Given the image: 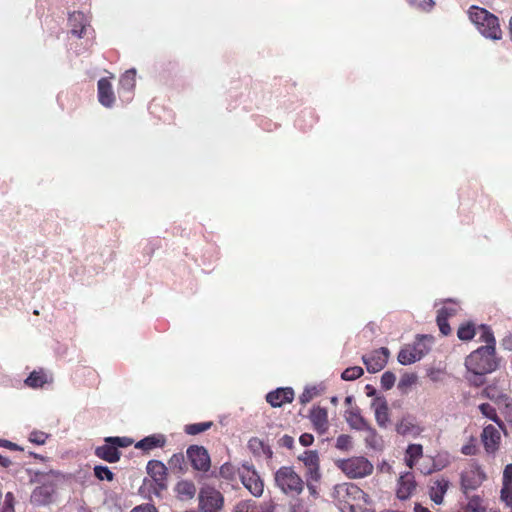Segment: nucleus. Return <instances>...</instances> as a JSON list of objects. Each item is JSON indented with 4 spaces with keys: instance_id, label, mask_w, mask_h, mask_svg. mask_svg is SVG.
Returning a JSON list of instances; mask_svg holds the SVG:
<instances>
[{
    "instance_id": "f257e3e1",
    "label": "nucleus",
    "mask_w": 512,
    "mask_h": 512,
    "mask_svg": "<svg viewBox=\"0 0 512 512\" xmlns=\"http://www.w3.org/2000/svg\"><path fill=\"white\" fill-rule=\"evenodd\" d=\"M334 498L341 512H375L369 508V496L353 483H342L334 488Z\"/></svg>"
},
{
    "instance_id": "f03ea898",
    "label": "nucleus",
    "mask_w": 512,
    "mask_h": 512,
    "mask_svg": "<svg viewBox=\"0 0 512 512\" xmlns=\"http://www.w3.org/2000/svg\"><path fill=\"white\" fill-rule=\"evenodd\" d=\"M500 358L496 350L489 347H478L465 359V367L472 374H490L498 369Z\"/></svg>"
},
{
    "instance_id": "7ed1b4c3",
    "label": "nucleus",
    "mask_w": 512,
    "mask_h": 512,
    "mask_svg": "<svg viewBox=\"0 0 512 512\" xmlns=\"http://www.w3.org/2000/svg\"><path fill=\"white\" fill-rule=\"evenodd\" d=\"M468 15L471 22L484 37L493 40L501 39L502 30L497 16L478 6L470 7Z\"/></svg>"
},
{
    "instance_id": "20e7f679",
    "label": "nucleus",
    "mask_w": 512,
    "mask_h": 512,
    "mask_svg": "<svg viewBox=\"0 0 512 512\" xmlns=\"http://www.w3.org/2000/svg\"><path fill=\"white\" fill-rule=\"evenodd\" d=\"M274 481L282 493L292 497L300 495L305 486V481L292 466L280 467L274 474Z\"/></svg>"
},
{
    "instance_id": "39448f33",
    "label": "nucleus",
    "mask_w": 512,
    "mask_h": 512,
    "mask_svg": "<svg viewBox=\"0 0 512 512\" xmlns=\"http://www.w3.org/2000/svg\"><path fill=\"white\" fill-rule=\"evenodd\" d=\"M336 466L350 479L364 478L374 470L373 464L363 456L340 459Z\"/></svg>"
},
{
    "instance_id": "423d86ee",
    "label": "nucleus",
    "mask_w": 512,
    "mask_h": 512,
    "mask_svg": "<svg viewBox=\"0 0 512 512\" xmlns=\"http://www.w3.org/2000/svg\"><path fill=\"white\" fill-rule=\"evenodd\" d=\"M486 479L481 466L473 461L460 474L461 491L467 495L470 491L479 488Z\"/></svg>"
},
{
    "instance_id": "0eeeda50",
    "label": "nucleus",
    "mask_w": 512,
    "mask_h": 512,
    "mask_svg": "<svg viewBox=\"0 0 512 512\" xmlns=\"http://www.w3.org/2000/svg\"><path fill=\"white\" fill-rule=\"evenodd\" d=\"M426 339V336L421 335L413 344L405 345L398 353L399 363L409 365L421 360L429 352V347L425 343Z\"/></svg>"
},
{
    "instance_id": "6e6552de",
    "label": "nucleus",
    "mask_w": 512,
    "mask_h": 512,
    "mask_svg": "<svg viewBox=\"0 0 512 512\" xmlns=\"http://www.w3.org/2000/svg\"><path fill=\"white\" fill-rule=\"evenodd\" d=\"M240 480L253 496L260 497L263 494L264 482L253 464L245 462L240 466Z\"/></svg>"
},
{
    "instance_id": "1a4fd4ad",
    "label": "nucleus",
    "mask_w": 512,
    "mask_h": 512,
    "mask_svg": "<svg viewBox=\"0 0 512 512\" xmlns=\"http://www.w3.org/2000/svg\"><path fill=\"white\" fill-rule=\"evenodd\" d=\"M200 512H220L224 506V497L213 487L202 488L198 494Z\"/></svg>"
},
{
    "instance_id": "9d476101",
    "label": "nucleus",
    "mask_w": 512,
    "mask_h": 512,
    "mask_svg": "<svg viewBox=\"0 0 512 512\" xmlns=\"http://www.w3.org/2000/svg\"><path fill=\"white\" fill-rule=\"evenodd\" d=\"M187 457L193 469L200 472H207L211 467L210 455L206 448L198 445H191L186 451Z\"/></svg>"
},
{
    "instance_id": "9b49d317",
    "label": "nucleus",
    "mask_w": 512,
    "mask_h": 512,
    "mask_svg": "<svg viewBox=\"0 0 512 512\" xmlns=\"http://www.w3.org/2000/svg\"><path fill=\"white\" fill-rule=\"evenodd\" d=\"M389 356L390 352L388 348L381 347L368 355H363L362 361L369 373H377L386 366Z\"/></svg>"
},
{
    "instance_id": "f8f14e48",
    "label": "nucleus",
    "mask_w": 512,
    "mask_h": 512,
    "mask_svg": "<svg viewBox=\"0 0 512 512\" xmlns=\"http://www.w3.org/2000/svg\"><path fill=\"white\" fill-rule=\"evenodd\" d=\"M505 385V379H494L491 384L487 385L482 390L481 394L483 397L488 398L498 405H501L506 401H510V395L508 394Z\"/></svg>"
},
{
    "instance_id": "ddd939ff",
    "label": "nucleus",
    "mask_w": 512,
    "mask_h": 512,
    "mask_svg": "<svg viewBox=\"0 0 512 512\" xmlns=\"http://www.w3.org/2000/svg\"><path fill=\"white\" fill-rule=\"evenodd\" d=\"M480 439L487 454L493 455L499 450L501 434L495 426L491 424L486 425L482 430Z\"/></svg>"
},
{
    "instance_id": "4468645a",
    "label": "nucleus",
    "mask_w": 512,
    "mask_h": 512,
    "mask_svg": "<svg viewBox=\"0 0 512 512\" xmlns=\"http://www.w3.org/2000/svg\"><path fill=\"white\" fill-rule=\"evenodd\" d=\"M309 419L318 434L323 435L328 431L329 421L326 408L313 406L310 410Z\"/></svg>"
},
{
    "instance_id": "2eb2a0df",
    "label": "nucleus",
    "mask_w": 512,
    "mask_h": 512,
    "mask_svg": "<svg viewBox=\"0 0 512 512\" xmlns=\"http://www.w3.org/2000/svg\"><path fill=\"white\" fill-rule=\"evenodd\" d=\"M449 486H450V481L443 476L431 480V483L429 486L430 499L435 504H438V505L442 504L444 501V496H445Z\"/></svg>"
},
{
    "instance_id": "dca6fc26",
    "label": "nucleus",
    "mask_w": 512,
    "mask_h": 512,
    "mask_svg": "<svg viewBox=\"0 0 512 512\" xmlns=\"http://www.w3.org/2000/svg\"><path fill=\"white\" fill-rule=\"evenodd\" d=\"M294 399V391L291 387L277 388L266 395V401L272 407H281L286 403H291Z\"/></svg>"
},
{
    "instance_id": "f3484780",
    "label": "nucleus",
    "mask_w": 512,
    "mask_h": 512,
    "mask_svg": "<svg viewBox=\"0 0 512 512\" xmlns=\"http://www.w3.org/2000/svg\"><path fill=\"white\" fill-rule=\"evenodd\" d=\"M416 481L413 473L406 472L398 479V488L396 495L401 500L410 498L416 489Z\"/></svg>"
},
{
    "instance_id": "a211bd4d",
    "label": "nucleus",
    "mask_w": 512,
    "mask_h": 512,
    "mask_svg": "<svg viewBox=\"0 0 512 512\" xmlns=\"http://www.w3.org/2000/svg\"><path fill=\"white\" fill-rule=\"evenodd\" d=\"M396 432L402 436L416 437L423 432V428L412 416H405L396 424Z\"/></svg>"
},
{
    "instance_id": "6ab92c4d",
    "label": "nucleus",
    "mask_w": 512,
    "mask_h": 512,
    "mask_svg": "<svg viewBox=\"0 0 512 512\" xmlns=\"http://www.w3.org/2000/svg\"><path fill=\"white\" fill-rule=\"evenodd\" d=\"M167 467L159 460H150L147 464L148 474L155 480L160 489L166 487L165 481L167 476Z\"/></svg>"
},
{
    "instance_id": "aec40b11",
    "label": "nucleus",
    "mask_w": 512,
    "mask_h": 512,
    "mask_svg": "<svg viewBox=\"0 0 512 512\" xmlns=\"http://www.w3.org/2000/svg\"><path fill=\"white\" fill-rule=\"evenodd\" d=\"M98 100L105 107H112L115 102V96L111 82L108 78H101L98 81Z\"/></svg>"
},
{
    "instance_id": "412c9836",
    "label": "nucleus",
    "mask_w": 512,
    "mask_h": 512,
    "mask_svg": "<svg viewBox=\"0 0 512 512\" xmlns=\"http://www.w3.org/2000/svg\"><path fill=\"white\" fill-rule=\"evenodd\" d=\"M166 442V437L163 434H152L138 441L135 448L148 453L155 448H163Z\"/></svg>"
},
{
    "instance_id": "4be33fe9",
    "label": "nucleus",
    "mask_w": 512,
    "mask_h": 512,
    "mask_svg": "<svg viewBox=\"0 0 512 512\" xmlns=\"http://www.w3.org/2000/svg\"><path fill=\"white\" fill-rule=\"evenodd\" d=\"M95 455L104 461L115 463L119 461L121 453L113 444L105 442L104 445L95 449Z\"/></svg>"
},
{
    "instance_id": "5701e85b",
    "label": "nucleus",
    "mask_w": 512,
    "mask_h": 512,
    "mask_svg": "<svg viewBox=\"0 0 512 512\" xmlns=\"http://www.w3.org/2000/svg\"><path fill=\"white\" fill-rule=\"evenodd\" d=\"M345 419L351 428L356 430H364L368 428L369 423L360 414L359 408H351L346 411Z\"/></svg>"
},
{
    "instance_id": "b1692460",
    "label": "nucleus",
    "mask_w": 512,
    "mask_h": 512,
    "mask_svg": "<svg viewBox=\"0 0 512 512\" xmlns=\"http://www.w3.org/2000/svg\"><path fill=\"white\" fill-rule=\"evenodd\" d=\"M69 24L71 33L77 37H82L86 29V17L82 12L76 11L70 14Z\"/></svg>"
},
{
    "instance_id": "393cba45",
    "label": "nucleus",
    "mask_w": 512,
    "mask_h": 512,
    "mask_svg": "<svg viewBox=\"0 0 512 512\" xmlns=\"http://www.w3.org/2000/svg\"><path fill=\"white\" fill-rule=\"evenodd\" d=\"M375 406V419L377 424L382 427L386 428L387 424L389 423V408L388 404L385 400L377 401L374 403Z\"/></svg>"
},
{
    "instance_id": "a878e982",
    "label": "nucleus",
    "mask_w": 512,
    "mask_h": 512,
    "mask_svg": "<svg viewBox=\"0 0 512 512\" xmlns=\"http://www.w3.org/2000/svg\"><path fill=\"white\" fill-rule=\"evenodd\" d=\"M481 414L493 421L501 430H505L504 422L498 416L496 409L489 403H482L478 406Z\"/></svg>"
},
{
    "instance_id": "bb28decb",
    "label": "nucleus",
    "mask_w": 512,
    "mask_h": 512,
    "mask_svg": "<svg viewBox=\"0 0 512 512\" xmlns=\"http://www.w3.org/2000/svg\"><path fill=\"white\" fill-rule=\"evenodd\" d=\"M175 490L181 499H192L196 494L195 484L188 480L178 482Z\"/></svg>"
},
{
    "instance_id": "cd10ccee",
    "label": "nucleus",
    "mask_w": 512,
    "mask_h": 512,
    "mask_svg": "<svg viewBox=\"0 0 512 512\" xmlns=\"http://www.w3.org/2000/svg\"><path fill=\"white\" fill-rule=\"evenodd\" d=\"M168 468L173 473H185L187 471V465L183 453H175L168 460Z\"/></svg>"
},
{
    "instance_id": "c85d7f7f",
    "label": "nucleus",
    "mask_w": 512,
    "mask_h": 512,
    "mask_svg": "<svg viewBox=\"0 0 512 512\" xmlns=\"http://www.w3.org/2000/svg\"><path fill=\"white\" fill-rule=\"evenodd\" d=\"M423 455L421 444H410L406 449L405 461L409 468H413L415 462Z\"/></svg>"
},
{
    "instance_id": "c756f323",
    "label": "nucleus",
    "mask_w": 512,
    "mask_h": 512,
    "mask_svg": "<svg viewBox=\"0 0 512 512\" xmlns=\"http://www.w3.org/2000/svg\"><path fill=\"white\" fill-rule=\"evenodd\" d=\"M219 475L221 478L234 483L237 478H240V467L236 468L231 463H224L219 469Z\"/></svg>"
},
{
    "instance_id": "7c9ffc66",
    "label": "nucleus",
    "mask_w": 512,
    "mask_h": 512,
    "mask_svg": "<svg viewBox=\"0 0 512 512\" xmlns=\"http://www.w3.org/2000/svg\"><path fill=\"white\" fill-rule=\"evenodd\" d=\"M479 330H480L479 340L481 342L485 343V345H483L482 347H489L490 349L493 348L494 350H496V339H495V336H494V333H493L491 327L488 325L482 324L479 326Z\"/></svg>"
},
{
    "instance_id": "2f4dec72",
    "label": "nucleus",
    "mask_w": 512,
    "mask_h": 512,
    "mask_svg": "<svg viewBox=\"0 0 512 512\" xmlns=\"http://www.w3.org/2000/svg\"><path fill=\"white\" fill-rule=\"evenodd\" d=\"M47 375L42 371H33L25 380V384L31 388H40L47 383Z\"/></svg>"
},
{
    "instance_id": "473e14b6",
    "label": "nucleus",
    "mask_w": 512,
    "mask_h": 512,
    "mask_svg": "<svg viewBox=\"0 0 512 512\" xmlns=\"http://www.w3.org/2000/svg\"><path fill=\"white\" fill-rule=\"evenodd\" d=\"M476 335V327L472 322H466L457 330V336L462 341H469Z\"/></svg>"
},
{
    "instance_id": "72a5a7b5",
    "label": "nucleus",
    "mask_w": 512,
    "mask_h": 512,
    "mask_svg": "<svg viewBox=\"0 0 512 512\" xmlns=\"http://www.w3.org/2000/svg\"><path fill=\"white\" fill-rule=\"evenodd\" d=\"M460 512H486L483 499L480 496H472Z\"/></svg>"
},
{
    "instance_id": "f704fd0d",
    "label": "nucleus",
    "mask_w": 512,
    "mask_h": 512,
    "mask_svg": "<svg viewBox=\"0 0 512 512\" xmlns=\"http://www.w3.org/2000/svg\"><path fill=\"white\" fill-rule=\"evenodd\" d=\"M212 425H213L212 421L188 424V425H185L184 431L188 435H197V434L207 431L208 429H210L212 427Z\"/></svg>"
},
{
    "instance_id": "c9c22d12",
    "label": "nucleus",
    "mask_w": 512,
    "mask_h": 512,
    "mask_svg": "<svg viewBox=\"0 0 512 512\" xmlns=\"http://www.w3.org/2000/svg\"><path fill=\"white\" fill-rule=\"evenodd\" d=\"M119 84L123 89L132 90L136 84V71L134 69L127 70L120 78Z\"/></svg>"
},
{
    "instance_id": "e433bc0d",
    "label": "nucleus",
    "mask_w": 512,
    "mask_h": 512,
    "mask_svg": "<svg viewBox=\"0 0 512 512\" xmlns=\"http://www.w3.org/2000/svg\"><path fill=\"white\" fill-rule=\"evenodd\" d=\"M320 394L319 389L316 386H309L304 389L302 394L299 396V402L302 405H306L311 400H313L316 396Z\"/></svg>"
},
{
    "instance_id": "4c0bfd02",
    "label": "nucleus",
    "mask_w": 512,
    "mask_h": 512,
    "mask_svg": "<svg viewBox=\"0 0 512 512\" xmlns=\"http://www.w3.org/2000/svg\"><path fill=\"white\" fill-rule=\"evenodd\" d=\"M364 371L360 366H353L346 368L342 374L341 378L345 381H352L360 378L363 375Z\"/></svg>"
},
{
    "instance_id": "58836bf2",
    "label": "nucleus",
    "mask_w": 512,
    "mask_h": 512,
    "mask_svg": "<svg viewBox=\"0 0 512 512\" xmlns=\"http://www.w3.org/2000/svg\"><path fill=\"white\" fill-rule=\"evenodd\" d=\"M94 475L100 481H112L114 479V473L107 466L103 465H96L94 467Z\"/></svg>"
},
{
    "instance_id": "ea45409f",
    "label": "nucleus",
    "mask_w": 512,
    "mask_h": 512,
    "mask_svg": "<svg viewBox=\"0 0 512 512\" xmlns=\"http://www.w3.org/2000/svg\"><path fill=\"white\" fill-rule=\"evenodd\" d=\"M299 460L303 462L305 467L314 466L319 463V456L317 451L307 450L301 456H299Z\"/></svg>"
},
{
    "instance_id": "a19ab883",
    "label": "nucleus",
    "mask_w": 512,
    "mask_h": 512,
    "mask_svg": "<svg viewBox=\"0 0 512 512\" xmlns=\"http://www.w3.org/2000/svg\"><path fill=\"white\" fill-rule=\"evenodd\" d=\"M265 445L266 443L257 437H252L248 441V448L251 451V453L256 457H261V452H263Z\"/></svg>"
},
{
    "instance_id": "79ce46f5",
    "label": "nucleus",
    "mask_w": 512,
    "mask_h": 512,
    "mask_svg": "<svg viewBox=\"0 0 512 512\" xmlns=\"http://www.w3.org/2000/svg\"><path fill=\"white\" fill-rule=\"evenodd\" d=\"M305 468H306V472H305L306 481H309V480L320 481L321 472H320V464L319 463L315 464L314 466H308Z\"/></svg>"
},
{
    "instance_id": "37998d69",
    "label": "nucleus",
    "mask_w": 512,
    "mask_h": 512,
    "mask_svg": "<svg viewBox=\"0 0 512 512\" xmlns=\"http://www.w3.org/2000/svg\"><path fill=\"white\" fill-rule=\"evenodd\" d=\"M105 442L113 444L118 449V447L125 448L130 446L133 441L127 437H107L105 438Z\"/></svg>"
},
{
    "instance_id": "c03bdc74",
    "label": "nucleus",
    "mask_w": 512,
    "mask_h": 512,
    "mask_svg": "<svg viewBox=\"0 0 512 512\" xmlns=\"http://www.w3.org/2000/svg\"><path fill=\"white\" fill-rule=\"evenodd\" d=\"M49 435L43 431L34 430L29 435V441L37 445H43L46 443Z\"/></svg>"
},
{
    "instance_id": "a18cd8bd",
    "label": "nucleus",
    "mask_w": 512,
    "mask_h": 512,
    "mask_svg": "<svg viewBox=\"0 0 512 512\" xmlns=\"http://www.w3.org/2000/svg\"><path fill=\"white\" fill-rule=\"evenodd\" d=\"M478 452L477 440L471 437L469 442L462 446L461 453L466 456L476 455Z\"/></svg>"
},
{
    "instance_id": "49530a36",
    "label": "nucleus",
    "mask_w": 512,
    "mask_h": 512,
    "mask_svg": "<svg viewBox=\"0 0 512 512\" xmlns=\"http://www.w3.org/2000/svg\"><path fill=\"white\" fill-rule=\"evenodd\" d=\"M395 381H396V377H395L394 373H392L390 371L384 372L381 376V386L385 390L391 389L394 386Z\"/></svg>"
},
{
    "instance_id": "de8ad7c7",
    "label": "nucleus",
    "mask_w": 512,
    "mask_h": 512,
    "mask_svg": "<svg viewBox=\"0 0 512 512\" xmlns=\"http://www.w3.org/2000/svg\"><path fill=\"white\" fill-rule=\"evenodd\" d=\"M501 500L512 508V484L502 483Z\"/></svg>"
},
{
    "instance_id": "09e8293b",
    "label": "nucleus",
    "mask_w": 512,
    "mask_h": 512,
    "mask_svg": "<svg viewBox=\"0 0 512 512\" xmlns=\"http://www.w3.org/2000/svg\"><path fill=\"white\" fill-rule=\"evenodd\" d=\"M336 448L340 450H349L351 448V437L346 434H342L336 439Z\"/></svg>"
},
{
    "instance_id": "8fccbe9b",
    "label": "nucleus",
    "mask_w": 512,
    "mask_h": 512,
    "mask_svg": "<svg viewBox=\"0 0 512 512\" xmlns=\"http://www.w3.org/2000/svg\"><path fill=\"white\" fill-rule=\"evenodd\" d=\"M416 380H417L416 375L405 374L401 377L399 384H398V388L401 390H404L405 388L410 387L413 384H415Z\"/></svg>"
},
{
    "instance_id": "3c124183",
    "label": "nucleus",
    "mask_w": 512,
    "mask_h": 512,
    "mask_svg": "<svg viewBox=\"0 0 512 512\" xmlns=\"http://www.w3.org/2000/svg\"><path fill=\"white\" fill-rule=\"evenodd\" d=\"M364 431L368 432V435L366 436V442L371 447H376L379 442V437L377 435V432L374 428H372L370 425H368V428L364 429Z\"/></svg>"
},
{
    "instance_id": "603ef678",
    "label": "nucleus",
    "mask_w": 512,
    "mask_h": 512,
    "mask_svg": "<svg viewBox=\"0 0 512 512\" xmlns=\"http://www.w3.org/2000/svg\"><path fill=\"white\" fill-rule=\"evenodd\" d=\"M437 325L439 327V330L440 332L444 335V336H447L451 333V328H450V325L448 323V319H445L444 316L442 317H439L437 316Z\"/></svg>"
},
{
    "instance_id": "864d4df0",
    "label": "nucleus",
    "mask_w": 512,
    "mask_h": 512,
    "mask_svg": "<svg viewBox=\"0 0 512 512\" xmlns=\"http://www.w3.org/2000/svg\"><path fill=\"white\" fill-rule=\"evenodd\" d=\"M485 375L486 374H472L471 373V376L467 377V379L472 386L480 387L485 383Z\"/></svg>"
},
{
    "instance_id": "5fc2aeb1",
    "label": "nucleus",
    "mask_w": 512,
    "mask_h": 512,
    "mask_svg": "<svg viewBox=\"0 0 512 512\" xmlns=\"http://www.w3.org/2000/svg\"><path fill=\"white\" fill-rule=\"evenodd\" d=\"M457 313V308L455 306H444L440 310H438L437 316H444L445 319L454 316Z\"/></svg>"
},
{
    "instance_id": "6e6d98bb",
    "label": "nucleus",
    "mask_w": 512,
    "mask_h": 512,
    "mask_svg": "<svg viewBox=\"0 0 512 512\" xmlns=\"http://www.w3.org/2000/svg\"><path fill=\"white\" fill-rule=\"evenodd\" d=\"M278 444L281 447L292 449L294 447V438L290 435L285 434L278 440Z\"/></svg>"
},
{
    "instance_id": "4d7b16f0",
    "label": "nucleus",
    "mask_w": 512,
    "mask_h": 512,
    "mask_svg": "<svg viewBox=\"0 0 512 512\" xmlns=\"http://www.w3.org/2000/svg\"><path fill=\"white\" fill-rule=\"evenodd\" d=\"M130 512H158V510L154 505L145 503L134 507Z\"/></svg>"
},
{
    "instance_id": "13d9d810",
    "label": "nucleus",
    "mask_w": 512,
    "mask_h": 512,
    "mask_svg": "<svg viewBox=\"0 0 512 512\" xmlns=\"http://www.w3.org/2000/svg\"><path fill=\"white\" fill-rule=\"evenodd\" d=\"M407 2L414 7L427 9L431 7L432 0H407Z\"/></svg>"
},
{
    "instance_id": "bf43d9fd",
    "label": "nucleus",
    "mask_w": 512,
    "mask_h": 512,
    "mask_svg": "<svg viewBox=\"0 0 512 512\" xmlns=\"http://www.w3.org/2000/svg\"><path fill=\"white\" fill-rule=\"evenodd\" d=\"M502 483L512 484V464L505 466L503 470Z\"/></svg>"
},
{
    "instance_id": "052dcab7",
    "label": "nucleus",
    "mask_w": 512,
    "mask_h": 512,
    "mask_svg": "<svg viewBox=\"0 0 512 512\" xmlns=\"http://www.w3.org/2000/svg\"><path fill=\"white\" fill-rule=\"evenodd\" d=\"M299 442L302 446L308 447L313 444L314 436L310 433H303L299 438Z\"/></svg>"
},
{
    "instance_id": "680f3d73",
    "label": "nucleus",
    "mask_w": 512,
    "mask_h": 512,
    "mask_svg": "<svg viewBox=\"0 0 512 512\" xmlns=\"http://www.w3.org/2000/svg\"><path fill=\"white\" fill-rule=\"evenodd\" d=\"M232 512H251L250 504L247 501L238 502Z\"/></svg>"
},
{
    "instance_id": "e2e57ef3",
    "label": "nucleus",
    "mask_w": 512,
    "mask_h": 512,
    "mask_svg": "<svg viewBox=\"0 0 512 512\" xmlns=\"http://www.w3.org/2000/svg\"><path fill=\"white\" fill-rule=\"evenodd\" d=\"M0 447H5L13 451H22L23 449L18 446L16 443H13L9 440L0 439Z\"/></svg>"
},
{
    "instance_id": "0e129e2a",
    "label": "nucleus",
    "mask_w": 512,
    "mask_h": 512,
    "mask_svg": "<svg viewBox=\"0 0 512 512\" xmlns=\"http://www.w3.org/2000/svg\"><path fill=\"white\" fill-rule=\"evenodd\" d=\"M505 406L504 415L508 422H512V398L510 397V401H506L503 403Z\"/></svg>"
},
{
    "instance_id": "69168bd1",
    "label": "nucleus",
    "mask_w": 512,
    "mask_h": 512,
    "mask_svg": "<svg viewBox=\"0 0 512 512\" xmlns=\"http://www.w3.org/2000/svg\"><path fill=\"white\" fill-rule=\"evenodd\" d=\"M504 349L512 351V335L506 336L502 343Z\"/></svg>"
},
{
    "instance_id": "338daca9",
    "label": "nucleus",
    "mask_w": 512,
    "mask_h": 512,
    "mask_svg": "<svg viewBox=\"0 0 512 512\" xmlns=\"http://www.w3.org/2000/svg\"><path fill=\"white\" fill-rule=\"evenodd\" d=\"M261 456H264L267 459H272L273 451H272V449L270 448L269 445L266 444L264 446L263 452H261Z\"/></svg>"
},
{
    "instance_id": "774afa93",
    "label": "nucleus",
    "mask_w": 512,
    "mask_h": 512,
    "mask_svg": "<svg viewBox=\"0 0 512 512\" xmlns=\"http://www.w3.org/2000/svg\"><path fill=\"white\" fill-rule=\"evenodd\" d=\"M319 481H306V485L310 491L311 494H315L316 493V484L318 483Z\"/></svg>"
}]
</instances>
